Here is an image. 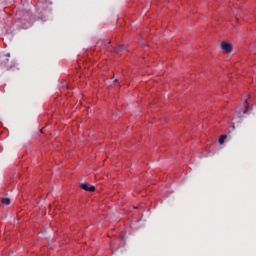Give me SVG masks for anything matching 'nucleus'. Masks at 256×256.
<instances>
[{
	"label": "nucleus",
	"mask_w": 256,
	"mask_h": 256,
	"mask_svg": "<svg viewBox=\"0 0 256 256\" xmlns=\"http://www.w3.org/2000/svg\"><path fill=\"white\" fill-rule=\"evenodd\" d=\"M221 47L225 53H231L233 51V46L229 42H222Z\"/></svg>",
	"instance_id": "1"
},
{
	"label": "nucleus",
	"mask_w": 256,
	"mask_h": 256,
	"mask_svg": "<svg viewBox=\"0 0 256 256\" xmlns=\"http://www.w3.org/2000/svg\"><path fill=\"white\" fill-rule=\"evenodd\" d=\"M80 187L84 191H89L90 193H93V191H95V186L90 185L89 183H83L80 185Z\"/></svg>",
	"instance_id": "2"
},
{
	"label": "nucleus",
	"mask_w": 256,
	"mask_h": 256,
	"mask_svg": "<svg viewBox=\"0 0 256 256\" xmlns=\"http://www.w3.org/2000/svg\"><path fill=\"white\" fill-rule=\"evenodd\" d=\"M125 46L124 45H119V46H117L116 48H114V53H117V54H119V53H121V51H125Z\"/></svg>",
	"instance_id": "3"
},
{
	"label": "nucleus",
	"mask_w": 256,
	"mask_h": 256,
	"mask_svg": "<svg viewBox=\"0 0 256 256\" xmlns=\"http://www.w3.org/2000/svg\"><path fill=\"white\" fill-rule=\"evenodd\" d=\"M227 139V135H222L220 138H219V143L220 145H223V143H225V140Z\"/></svg>",
	"instance_id": "4"
},
{
	"label": "nucleus",
	"mask_w": 256,
	"mask_h": 256,
	"mask_svg": "<svg viewBox=\"0 0 256 256\" xmlns=\"http://www.w3.org/2000/svg\"><path fill=\"white\" fill-rule=\"evenodd\" d=\"M2 203H3V205H11V199H9V198H4V199L2 200Z\"/></svg>",
	"instance_id": "5"
},
{
	"label": "nucleus",
	"mask_w": 256,
	"mask_h": 256,
	"mask_svg": "<svg viewBox=\"0 0 256 256\" xmlns=\"http://www.w3.org/2000/svg\"><path fill=\"white\" fill-rule=\"evenodd\" d=\"M249 111V104H247V100H245V110L244 113H247Z\"/></svg>",
	"instance_id": "6"
},
{
	"label": "nucleus",
	"mask_w": 256,
	"mask_h": 256,
	"mask_svg": "<svg viewBox=\"0 0 256 256\" xmlns=\"http://www.w3.org/2000/svg\"><path fill=\"white\" fill-rule=\"evenodd\" d=\"M6 57H7L6 60L9 61V57H11V54L7 53V54H6Z\"/></svg>",
	"instance_id": "7"
},
{
	"label": "nucleus",
	"mask_w": 256,
	"mask_h": 256,
	"mask_svg": "<svg viewBox=\"0 0 256 256\" xmlns=\"http://www.w3.org/2000/svg\"><path fill=\"white\" fill-rule=\"evenodd\" d=\"M114 83H119V79H115V80H114Z\"/></svg>",
	"instance_id": "8"
}]
</instances>
